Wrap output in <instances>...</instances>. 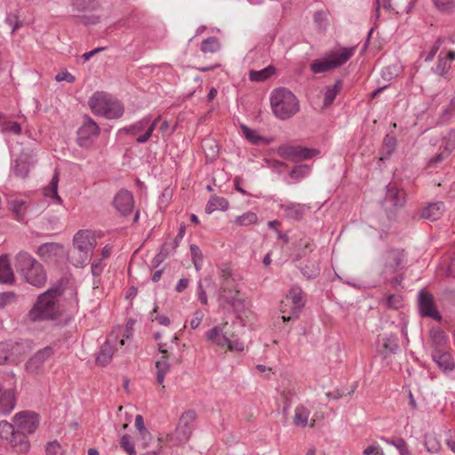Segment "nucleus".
Segmentation results:
<instances>
[{"label":"nucleus","mask_w":455,"mask_h":455,"mask_svg":"<svg viewBox=\"0 0 455 455\" xmlns=\"http://www.w3.org/2000/svg\"><path fill=\"white\" fill-rule=\"evenodd\" d=\"M62 293V283H57L40 294L32 308L27 314V319L36 323L57 318L60 314L58 301Z\"/></svg>","instance_id":"obj_1"},{"label":"nucleus","mask_w":455,"mask_h":455,"mask_svg":"<svg viewBox=\"0 0 455 455\" xmlns=\"http://www.w3.org/2000/svg\"><path fill=\"white\" fill-rule=\"evenodd\" d=\"M15 267L25 281L33 286L42 287L46 283L47 276L43 266L26 251L16 255Z\"/></svg>","instance_id":"obj_2"},{"label":"nucleus","mask_w":455,"mask_h":455,"mask_svg":"<svg viewBox=\"0 0 455 455\" xmlns=\"http://www.w3.org/2000/svg\"><path fill=\"white\" fill-rule=\"evenodd\" d=\"M270 104L273 114L281 120L290 119L299 110L297 97L283 87L275 89L271 92Z\"/></svg>","instance_id":"obj_3"},{"label":"nucleus","mask_w":455,"mask_h":455,"mask_svg":"<svg viewBox=\"0 0 455 455\" xmlns=\"http://www.w3.org/2000/svg\"><path fill=\"white\" fill-rule=\"evenodd\" d=\"M235 323H224L216 325L205 332V338L212 344L227 348L231 352H242L244 349V343L233 331Z\"/></svg>","instance_id":"obj_4"},{"label":"nucleus","mask_w":455,"mask_h":455,"mask_svg":"<svg viewBox=\"0 0 455 455\" xmlns=\"http://www.w3.org/2000/svg\"><path fill=\"white\" fill-rule=\"evenodd\" d=\"M88 104L92 111L108 119L120 118L124 112V105L105 92H96L89 99Z\"/></svg>","instance_id":"obj_5"},{"label":"nucleus","mask_w":455,"mask_h":455,"mask_svg":"<svg viewBox=\"0 0 455 455\" xmlns=\"http://www.w3.org/2000/svg\"><path fill=\"white\" fill-rule=\"evenodd\" d=\"M305 306L304 294L300 287L292 286L285 299L281 302L283 322L297 319Z\"/></svg>","instance_id":"obj_6"},{"label":"nucleus","mask_w":455,"mask_h":455,"mask_svg":"<svg viewBox=\"0 0 455 455\" xmlns=\"http://www.w3.org/2000/svg\"><path fill=\"white\" fill-rule=\"evenodd\" d=\"M74 246L78 250L80 259L75 264L76 267H84L91 260L97 241L93 232L88 229L77 231L73 238Z\"/></svg>","instance_id":"obj_7"},{"label":"nucleus","mask_w":455,"mask_h":455,"mask_svg":"<svg viewBox=\"0 0 455 455\" xmlns=\"http://www.w3.org/2000/svg\"><path fill=\"white\" fill-rule=\"evenodd\" d=\"M0 438L6 441L16 453H27L30 449L28 437L18 434L13 422L0 421Z\"/></svg>","instance_id":"obj_8"},{"label":"nucleus","mask_w":455,"mask_h":455,"mask_svg":"<svg viewBox=\"0 0 455 455\" xmlns=\"http://www.w3.org/2000/svg\"><path fill=\"white\" fill-rule=\"evenodd\" d=\"M381 260V275L387 278L404 268L406 254L403 249L391 248L383 253Z\"/></svg>","instance_id":"obj_9"},{"label":"nucleus","mask_w":455,"mask_h":455,"mask_svg":"<svg viewBox=\"0 0 455 455\" xmlns=\"http://www.w3.org/2000/svg\"><path fill=\"white\" fill-rule=\"evenodd\" d=\"M12 422L15 424L16 431L23 437H28L37 429L40 418L37 413L32 411H21L15 413L12 417Z\"/></svg>","instance_id":"obj_10"},{"label":"nucleus","mask_w":455,"mask_h":455,"mask_svg":"<svg viewBox=\"0 0 455 455\" xmlns=\"http://www.w3.org/2000/svg\"><path fill=\"white\" fill-rule=\"evenodd\" d=\"M196 419V412L193 410L185 411L180 416L176 430L171 436L173 445H181L189 440L193 432L192 424Z\"/></svg>","instance_id":"obj_11"},{"label":"nucleus","mask_w":455,"mask_h":455,"mask_svg":"<svg viewBox=\"0 0 455 455\" xmlns=\"http://www.w3.org/2000/svg\"><path fill=\"white\" fill-rule=\"evenodd\" d=\"M218 301L220 307H225L228 305L235 312L244 307L243 299L240 297V291L235 283H225L220 286Z\"/></svg>","instance_id":"obj_12"},{"label":"nucleus","mask_w":455,"mask_h":455,"mask_svg":"<svg viewBox=\"0 0 455 455\" xmlns=\"http://www.w3.org/2000/svg\"><path fill=\"white\" fill-rule=\"evenodd\" d=\"M120 132L136 137V142L143 144L153 136L154 124H150V115H148L140 120L122 128Z\"/></svg>","instance_id":"obj_13"},{"label":"nucleus","mask_w":455,"mask_h":455,"mask_svg":"<svg viewBox=\"0 0 455 455\" xmlns=\"http://www.w3.org/2000/svg\"><path fill=\"white\" fill-rule=\"evenodd\" d=\"M277 154L284 159L297 162L299 160L310 159L317 155L318 151L299 145L283 144L278 147Z\"/></svg>","instance_id":"obj_14"},{"label":"nucleus","mask_w":455,"mask_h":455,"mask_svg":"<svg viewBox=\"0 0 455 455\" xmlns=\"http://www.w3.org/2000/svg\"><path fill=\"white\" fill-rule=\"evenodd\" d=\"M100 134V128L96 122L86 116L83 124L77 131V142L82 148H89L94 139Z\"/></svg>","instance_id":"obj_15"},{"label":"nucleus","mask_w":455,"mask_h":455,"mask_svg":"<svg viewBox=\"0 0 455 455\" xmlns=\"http://www.w3.org/2000/svg\"><path fill=\"white\" fill-rule=\"evenodd\" d=\"M419 311L422 316L431 317L437 322L442 320V315L435 305L433 295L425 290L419 292Z\"/></svg>","instance_id":"obj_16"},{"label":"nucleus","mask_w":455,"mask_h":455,"mask_svg":"<svg viewBox=\"0 0 455 455\" xmlns=\"http://www.w3.org/2000/svg\"><path fill=\"white\" fill-rule=\"evenodd\" d=\"M55 354V348L52 346H46L39 349L26 363V370L31 373H36L42 370L44 363Z\"/></svg>","instance_id":"obj_17"},{"label":"nucleus","mask_w":455,"mask_h":455,"mask_svg":"<svg viewBox=\"0 0 455 455\" xmlns=\"http://www.w3.org/2000/svg\"><path fill=\"white\" fill-rule=\"evenodd\" d=\"M119 334L111 332L105 343L100 347V352L96 356V362L101 366L108 364L114 355V351L117 349Z\"/></svg>","instance_id":"obj_18"},{"label":"nucleus","mask_w":455,"mask_h":455,"mask_svg":"<svg viewBox=\"0 0 455 455\" xmlns=\"http://www.w3.org/2000/svg\"><path fill=\"white\" fill-rule=\"evenodd\" d=\"M113 204L121 215L128 216L132 213L134 206L133 195L126 189H121L115 196Z\"/></svg>","instance_id":"obj_19"},{"label":"nucleus","mask_w":455,"mask_h":455,"mask_svg":"<svg viewBox=\"0 0 455 455\" xmlns=\"http://www.w3.org/2000/svg\"><path fill=\"white\" fill-rule=\"evenodd\" d=\"M278 207L283 212V216L286 219L295 221L301 220L306 212L310 209V207L306 204L291 201H284L281 203Z\"/></svg>","instance_id":"obj_20"},{"label":"nucleus","mask_w":455,"mask_h":455,"mask_svg":"<svg viewBox=\"0 0 455 455\" xmlns=\"http://www.w3.org/2000/svg\"><path fill=\"white\" fill-rule=\"evenodd\" d=\"M431 357L445 374L451 373L455 369V360L445 349H433Z\"/></svg>","instance_id":"obj_21"},{"label":"nucleus","mask_w":455,"mask_h":455,"mask_svg":"<svg viewBox=\"0 0 455 455\" xmlns=\"http://www.w3.org/2000/svg\"><path fill=\"white\" fill-rule=\"evenodd\" d=\"M355 46L342 47L331 51L327 55L336 68L345 64L355 54Z\"/></svg>","instance_id":"obj_22"},{"label":"nucleus","mask_w":455,"mask_h":455,"mask_svg":"<svg viewBox=\"0 0 455 455\" xmlns=\"http://www.w3.org/2000/svg\"><path fill=\"white\" fill-rule=\"evenodd\" d=\"M385 200L395 207H403L406 202V194L403 190L399 189L395 184L389 183L387 186Z\"/></svg>","instance_id":"obj_23"},{"label":"nucleus","mask_w":455,"mask_h":455,"mask_svg":"<svg viewBox=\"0 0 455 455\" xmlns=\"http://www.w3.org/2000/svg\"><path fill=\"white\" fill-rule=\"evenodd\" d=\"M16 405L14 392L0 387V415L10 414Z\"/></svg>","instance_id":"obj_24"},{"label":"nucleus","mask_w":455,"mask_h":455,"mask_svg":"<svg viewBox=\"0 0 455 455\" xmlns=\"http://www.w3.org/2000/svg\"><path fill=\"white\" fill-rule=\"evenodd\" d=\"M443 212L444 204L443 202H435L424 207L421 211L420 216L422 219L435 221L442 217Z\"/></svg>","instance_id":"obj_25"},{"label":"nucleus","mask_w":455,"mask_h":455,"mask_svg":"<svg viewBox=\"0 0 455 455\" xmlns=\"http://www.w3.org/2000/svg\"><path fill=\"white\" fill-rule=\"evenodd\" d=\"M14 282V274L10 266L8 257H0V283L11 284Z\"/></svg>","instance_id":"obj_26"},{"label":"nucleus","mask_w":455,"mask_h":455,"mask_svg":"<svg viewBox=\"0 0 455 455\" xmlns=\"http://www.w3.org/2000/svg\"><path fill=\"white\" fill-rule=\"evenodd\" d=\"M443 42H444V38L442 36H439L431 44H429V45L426 44L425 49L420 53V58H424V60L426 62L432 61Z\"/></svg>","instance_id":"obj_27"},{"label":"nucleus","mask_w":455,"mask_h":455,"mask_svg":"<svg viewBox=\"0 0 455 455\" xmlns=\"http://www.w3.org/2000/svg\"><path fill=\"white\" fill-rule=\"evenodd\" d=\"M430 339L434 346V349H445L448 337L446 333L440 328H434L430 331Z\"/></svg>","instance_id":"obj_28"},{"label":"nucleus","mask_w":455,"mask_h":455,"mask_svg":"<svg viewBox=\"0 0 455 455\" xmlns=\"http://www.w3.org/2000/svg\"><path fill=\"white\" fill-rule=\"evenodd\" d=\"M156 382L162 385L164 381L165 375L170 371L171 366L167 356L163 355L156 362Z\"/></svg>","instance_id":"obj_29"},{"label":"nucleus","mask_w":455,"mask_h":455,"mask_svg":"<svg viewBox=\"0 0 455 455\" xmlns=\"http://www.w3.org/2000/svg\"><path fill=\"white\" fill-rule=\"evenodd\" d=\"M310 411L303 405H298L294 411L293 423L299 427H305L307 424Z\"/></svg>","instance_id":"obj_30"},{"label":"nucleus","mask_w":455,"mask_h":455,"mask_svg":"<svg viewBox=\"0 0 455 455\" xmlns=\"http://www.w3.org/2000/svg\"><path fill=\"white\" fill-rule=\"evenodd\" d=\"M228 208V202L226 198L220 196H212L208 201L205 212L207 213H212L215 211H225Z\"/></svg>","instance_id":"obj_31"},{"label":"nucleus","mask_w":455,"mask_h":455,"mask_svg":"<svg viewBox=\"0 0 455 455\" xmlns=\"http://www.w3.org/2000/svg\"><path fill=\"white\" fill-rule=\"evenodd\" d=\"M342 86H343V82H342V80L339 79V80L336 81V83L334 84L333 86L326 87V91L324 93V99H323L324 107H329L333 103L337 94L341 91Z\"/></svg>","instance_id":"obj_32"},{"label":"nucleus","mask_w":455,"mask_h":455,"mask_svg":"<svg viewBox=\"0 0 455 455\" xmlns=\"http://www.w3.org/2000/svg\"><path fill=\"white\" fill-rule=\"evenodd\" d=\"M310 68L313 73L320 74L333 69L335 67L332 66V61H331L328 55H326L323 59L314 60L310 64Z\"/></svg>","instance_id":"obj_33"},{"label":"nucleus","mask_w":455,"mask_h":455,"mask_svg":"<svg viewBox=\"0 0 455 455\" xmlns=\"http://www.w3.org/2000/svg\"><path fill=\"white\" fill-rule=\"evenodd\" d=\"M59 176L55 173L48 187L44 188V195L54 199L58 204H62V200L58 194Z\"/></svg>","instance_id":"obj_34"},{"label":"nucleus","mask_w":455,"mask_h":455,"mask_svg":"<svg viewBox=\"0 0 455 455\" xmlns=\"http://www.w3.org/2000/svg\"><path fill=\"white\" fill-rule=\"evenodd\" d=\"M275 73V68L268 66L261 70H251L249 79L252 82H262L269 78Z\"/></svg>","instance_id":"obj_35"},{"label":"nucleus","mask_w":455,"mask_h":455,"mask_svg":"<svg viewBox=\"0 0 455 455\" xmlns=\"http://www.w3.org/2000/svg\"><path fill=\"white\" fill-rule=\"evenodd\" d=\"M60 248L57 243H45L41 244L37 249V254L40 258L47 259L52 255H55Z\"/></svg>","instance_id":"obj_36"},{"label":"nucleus","mask_w":455,"mask_h":455,"mask_svg":"<svg viewBox=\"0 0 455 455\" xmlns=\"http://www.w3.org/2000/svg\"><path fill=\"white\" fill-rule=\"evenodd\" d=\"M382 347L387 353H396L399 349L397 336L393 333L386 335L382 339Z\"/></svg>","instance_id":"obj_37"},{"label":"nucleus","mask_w":455,"mask_h":455,"mask_svg":"<svg viewBox=\"0 0 455 455\" xmlns=\"http://www.w3.org/2000/svg\"><path fill=\"white\" fill-rule=\"evenodd\" d=\"M301 273L307 279H315L320 274L319 264L315 260H308L305 266L301 267Z\"/></svg>","instance_id":"obj_38"},{"label":"nucleus","mask_w":455,"mask_h":455,"mask_svg":"<svg viewBox=\"0 0 455 455\" xmlns=\"http://www.w3.org/2000/svg\"><path fill=\"white\" fill-rule=\"evenodd\" d=\"M71 6L76 12L92 11L97 8L98 2L96 0H72Z\"/></svg>","instance_id":"obj_39"},{"label":"nucleus","mask_w":455,"mask_h":455,"mask_svg":"<svg viewBox=\"0 0 455 455\" xmlns=\"http://www.w3.org/2000/svg\"><path fill=\"white\" fill-rule=\"evenodd\" d=\"M220 49V44L216 36H210L201 44V51L204 53H214Z\"/></svg>","instance_id":"obj_40"},{"label":"nucleus","mask_w":455,"mask_h":455,"mask_svg":"<svg viewBox=\"0 0 455 455\" xmlns=\"http://www.w3.org/2000/svg\"><path fill=\"white\" fill-rule=\"evenodd\" d=\"M220 275V286H223L225 283H235V278L227 264H221L219 267Z\"/></svg>","instance_id":"obj_41"},{"label":"nucleus","mask_w":455,"mask_h":455,"mask_svg":"<svg viewBox=\"0 0 455 455\" xmlns=\"http://www.w3.org/2000/svg\"><path fill=\"white\" fill-rule=\"evenodd\" d=\"M258 221V216L252 212H247L240 216H237L234 223L240 227L250 226L255 224Z\"/></svg>","instance_id":"obj_42"},{"label":"nucleus","mask_w":455,"mask_h":455,"mask_svg":"<svg viewBox=\"0 0 455 455\" xmlns=\"http://www.w3.org/2000/svg\"><path fill=\"white\" fill-rule=\"evenodd\" d=\"M435 8L444 14L455 12V0H432Z\"/></svg>","instance_id":"obj_43"},{"label":"nucleus","mask_w":455,"mask_h":455,"mask_svg":"<svg viewBox=\"0 0 455 455\" xmlns=\"http://www.w3.org/2000/svg\"><path fill=\"white\" fill-rule=\"evenodd\" d=\"M451 68V65L448 62L447 59L443 58V52H442L438 56L436 66L434 68V73L440 76H445Z\"/></svg>","instance_id":"obj_44"},{"label":"nucleus","mask_w":455,"mask_h":455,"mask_svg":"<svg viewBox=\"0 0 455 455\" xmlns=\"http://www.w3.org/2000/svg\"><path fill=\"white\" fill-rule=\"evenodd\" d=\"M395 138L394 136L387 135L383 140L382 154L384 155V156H382L381 159L389 156L395 151Z\"/></svg>","instance_id":"obj_45"},{"label":"nucleus","mask_w":455,"mask_h":455,"mask_svg":"<svg viewBox=\"0 0 455 455\" xmlns=\"http://www.w3.org/2000/svg\"><path fill=\"white\" fill-rule=\"evenodd\" d=\"M309 167L306 164L297 165L290 172V177L296 182L304 179L309 173Z\"/></svg>","instance_id":"obj_46"},{"label":"nucleus","mask_w":455,"mask_h":455,"mask_svg":"<svg viewBox=\"0 0 455 455\" xmlns=\"http://www.w3.org/2000/svg\"><path fill=\"white\" fill-rule=\"evenodd\" d=\"M134 321L130 319L126 324L124 330L122 331L121 329H118L117 331H115L114 332L120 335L122 332L123 338L121 339H118V345L120 347H123L124 345V339H129L132 337L133 334V326H134Z\"/></svg>","instance_id":"obj_47"},{"label":"nucleus","mask_w":455,"mask_h":455,"mask_svg":"<svg viewBox=\"0 0 455 455\" xmlns=\"http://www.w3.org/2000/svg\"><path fill=\"white\" fill-rule=\"evenodd\" d=\"M12 172L16 177L25 179L29 172L28 163L23 160H16L15 165L12 168Z\"/></svg>","instance_id":"obj_48"},{"label":"nucleus","mask_w":455,"mask_h":455,"mask_svg":"<svg viewBox=\"0 0 455 455\" xmlns=\"http://www.w3.org/2000/svg\"><path fill=\"white\" fill-rule=\"evenodd\" d=\"M241 129H242L243 136L251 144L258 145L262 141V138L258 134V132L255 130H252L244 124H243L241 126Z\"/></svg>","instance_id":"obj_49"},{"label":"nucleus","mask_w":455,"mask_h":455,"mask_svg":"<svg viewBox=\"0 0 455 455\" xmlns=\"http://www.w3.org/2000/svg\"><path fill=\"white\" fill-rule=\"evenodd\" d=\"M190 252L195 268L200 270L203 264V253L200 248L196 244H191Z\"/></svg>","instance_id":"obj_50"},{"label":"nucleus","mask_w":455,"mask_h":455,"mask_svg":"<svg viewBox=\"0 0 455 455\" xmlns=\"http://www.w3.org/2000/svg\"><path fill=\"white\" fill-rule=\"evenodd\" d=\"M0 130L3 133L19 135L21 132V126L17 122L7 121L2 124Z\"/></svg>","instance_id":"obj_51"},{"label":"nucleus","mask_w":455,"mask_h":455,"mask_svg":"<svg viewBox=\"0 0 455 455\" xmlns=\"http://www.w3.org/2000/svg\"><path fill=\"white\" fill-rule=\"evenodd\" d=\"M120 445L129 455L137 454L134 443L129 435H124L121 437Z\"/></svg>","instance_id":"obj_52"},{"label":"nucleus","mask_w":455,"mask_h":455,"mask_svg":"<svg viewBox=\"0 0 455 455\" xmlns=\"http://www.w3.org/2000/svg\"><path fill=\"white\" fill-rule=\"evenodd\" d=\"M387 443L395 446L401 455H411L407 443L403 438L387 441Z\"/></svg>","instance_id":"obj_53"},{"label":"nucleus","mask_w":455,"mask_h":455,"mask_svg":"<svg viewBox=\"0 0 455 455\" xmlns=\"http://www.w3.org/2000/svg\"><path fill=\"white\" fill-rule=\"evenodd\" d=\"M443 146L446 150V156H449L455 148V129L451 130L443 139Z\"/></svg>","instance_id":"obj_54"},{"label":"nucleus","mask_w":455,"mask_h":455,"mask_svg":"<svg viewBox=\"0 0 455 455\" xmlns=\"http://www.w3.org/2000/svg\"><path fill=\"white\" fill-rule=\"evenodd\" d=\"M12 350V345L8 342H0V365L4 364Z\"/></svg>","instance_id":"obj_55"},{"label":"nucleus","mask_w":455,"mask_h":455,"mask_svg":"<svg viewBox=\"0 0 455 455\" xmlns=\"http://www.w3.org/2000/svg\"><path fill=\"white\" fill-rule=\"evenodd\" d=\"M4 22L12 28V34L18 30L22 25V22L19 20V17L12 12L6 15Z\"/></svg>","instance_id":"obj_56"},{"label":"nucleus","mask_w":455,"mask_h":455,"mask_svg":"<svg viewBox=\"0 0 455 455\" xmlns=\"http://www.w3.org/2000/svg\"><path fill=\"white\" fill-rule=\"evenodd\" d=\"M170 255L172 254L171 251H169V244L168 243H164L161 247L159 253L153 259L154 266L157 267Z\"/></svg>","instance_id":"obj_57"},{"label":"nucleus","mask_w":455,"mask_h":455,"mask_svg":"<svg viewBox=\"0 0 455 455\" xmlns=\"http://www.w3.org/2000/svg\"><path fill=\"white\" fill-rule=\"evenodd\" d=\"M135 427L139 430L141 437L144 440L150 439V433L146 429L144 426V419L141 415H137L135 418Z\"/></svg>","instance_id":"obj_58"},{"label":"nucleus","mask_w":455,"mask_h":455,"mask_svg":"<svg viewBox=\"0 0 455 455\" xmlns=\"http://www.w3.org/2000/svg\"><path fill=\"white\" fill-rule=\"evenodd\" d=\"M185 235V227L181 226L179 229V232L174 239H172V242L169 244V251H171V254H174L176 251V249L180 245V243L183 239Z\"/></svg>","instance_id":"obj_59"},{"label":"nucleus","mask_w":455,"mask_h":455,"mask_svg":"<svg viewBox=\"0 0 455 455\" xmlns=\"http://www.w3.org/2000/svg\"><path fill=\"white\" fill-rule=\"evenodd\" d=\"M387 307L398 309L403 306V299L400 295L390 294L387 297Z\"/></svg>","instance_id":"obj_60"},{"label":"nucleus","mask_w":455,"mask_h":455,"mask_svg":"<svg viewBox=\"0 0 455 455\" xmlns=\"http://www.w3.org/2000/svg\"><path fill=\"white\" fill-rule=\"evenodd\" d=\"M46 455H60L61 446L57 441H52L47 443L45 448Z\"/></svg>","instance_id":"obj_61"},{"label":"nucleus","mask_w":455,"mask_h":455,"mask_svg":"<svg viewBox=\"0 0 455 455\" xmlns=\"http://www.w3.org/2000/svg\"><path fill=\"white\" fill-rule=\"evenodd\" d=\"M75 76L68 71H60L55 76V80L58 82H68L69 84L75 81Z\"/></svg>","instance_id":"obj_62"},{"label":"nucleus","mask_w":455,"mask_h":455,"mask_svg":"<svg viewBox=\"0 0 455 455\" xmlns=\"http://www.w3.org/2000/svg\"><path fill=\"white\" fill-rule=\"evenodd\" d=\"M425 446L431 453H435L439 451V443L435 438H427L425 441Z\"/></svg>","instance_id":"obj_63"},{"label":"nucleus","mask_w":455,"mask_h":455,"mask_svg":"<svg viewBox=\"0 0 455 455\" xmlns=\"http://www.w3.org/2000/svg\"><path fill=\"white\" fill-rule=\"evenodd\" d=\"M104 266L101 260H95L92 263L91 271L92 275L100 276L103 271Z\"/></svg>","instance_id":"obj_64"}]
</instances>
